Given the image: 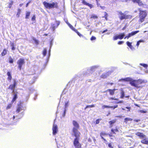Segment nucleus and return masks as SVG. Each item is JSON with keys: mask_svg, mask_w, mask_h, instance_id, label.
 <instances>
[{"mask_svg": "<svg viewBox=\"0 0 148 148\" xmlns=\"http://www.w3.org/2000/svg\"><path fill=\"white\" fill-rule=\"evenodd\" d=\"M7 53V51L5 49H4L2 53H1V55L2 56H5Z\"/></svg>", "mask_w": 148, "mask_h": 148, "instance_id": "21", "label": "nucleus"}, {"mask_svg": "<svg viewBox=\"0 0 148 148\" xmlns=\"http://www.w3.org/2000/svg\"><path fill=\"white\" fill-rule=\"evenodd\" d=\"M24 63V60L23 59L20 58L18 61L17 64L18 65V67L20 70L21 69L22 65Z\"/></svg>", "mask_w": 148, "mask_h": 148, "instance_id": "8", "label": "nucleus"}, {"mask_svg": "<svg viewBox=\"0 0 148 148\" xmlns=\"http://www.w3.org/2000/svg\"><path fill=\"white\" fill-rule=\"evenodd\" d=\"M121 80H123L124 81H128L130 82V84L137 88H138L141 87L139 85L143 84L147 82V81L142 79H139L137 80H134L132 79L131 78L127 77L125 78L124 79H122L119 80L120 81Z\"/></svg>", "mask_w": 148, "mask_h": 148, "instance_id": "1", "label": "nucleus"}, {"mask_svg": "<svg viewBox=\"0 0 148 148\" xmlns=\"http://www.w3.org/2000/svg\"><path fill=\"white\" fill-rule=\"evenodd\" d=\"M91 18H93L94 19L97 18H98V17L97 15H95L94 14H92L91 15Z\"/></svg>", "mask_w": 148, "mask_h": 148, "instance_id": "24", "label": "nucleus"}, {"mask_svg": "<svg viewBox=\"0 0 148 148\" xmlns=\"http://www.w3.org/2000/svg\"><path fill=\"white\" fill-rule=\"evenodd\" d=\"M17 84V82L16 80H14V83L13 85H11L8 88L11 89L13 90V92H14V88Z\"/></svg>", "mask_w": 148, "mask_h": 148, "instance_id": "11", "label": "nucleus"}, {"mask_svg": "<svg viewBox=\"0 0 148 148\" xmlns=\"http://www.w3.org/2000/svg\"><path fill=\"white\" fill-rule=\"evenodd\" d=\"M109 99H110L116 100H118V99H114V98H112V97L110 98H109Z\"/></svg>", "mask_w": 148, "mask_h": 148, "instance_id": "44", "label": "nucleus"}, {"mask_svg": "<svg viewBox=\"0 0 148 148\" xmlns=\"http://www.w3.org/2000/svg\"><path fill=\"white\" fill-rule=\"evenodd\" d=\"M99 119H98L96 120V124H98L99 123Z\"/></svg>", "mask_w": 148, "mask_h": 148, "instance_id": "45", "label": "nucleus"}, {"mask_svg": "<svg viewBox=\"0 0 148 148\" xmlns=\"http://www.w3.org/2000/svg\"><path fill=\"white\" fill-rule=\"evenodd\" d=\"M79 137H76L73 142V145L75 148H82L81 145L79 142Z\"/></svg>", "mask_w": 148, "mask_h": 148, "instance_id": "6", "label": "nucleus"}, {"mask_svg": "<svg viewBox=\"0 0 148 148\" xmlns=\"http://www.w3.org/2000/svg\"><path fill=\"white\" fill-rule=\"evenodd\" d=\"M123 101H120L119 102H116V103H123Z\"/></svg>", "mask_w": 148, "mask_h": 148, "instance_id": "53", "label": "nucleus"}, {"mask_svg": "<svg viewBox=\"0 0 148 148\" xmlns=\"http://www.w3.org/2000/svg\"><path fill=\"white\" fill-rule=\"evenodd\" d=\"M107 91H108L110 93V95H113L114 94V90H111L110 89H108Z\"/></svg>", "mask_w": 148, "mask_h": 148, "instance_id": "17", "label": "nucleus"}, {"mask_svg": "<svg viewBox=\"0 0 148 148\" xmlns=\"http://www.w3.org/2000/svg\"><path fill=\"white\" fill-rule=\"evenodd\" d=\"M140 64L141 65H142L143 67L145 68L147 67V65L146 64Z\"/></svg>", "mask_w": 148, "mask_h": 148, "instance_id": "40", "label": "nucleus"}, {"mask_svg": "<svg viewBox=\"0 0 148 148\" xmlns=\"http://www.w3.org/2000/svg\"><path fill=\"white\" fill-rule=\"evenodd\" d=\"M115 121L114 120H113L111 121H110L109 122V123L110 124H112L114 123L115 122Z\"/></svg>", "mask_w": 148, "mask_h": 148, "instance_id": "35", "label": "nucleus"}, {"mask_svg": "<svg viewBox=\"0 0 148 148\" xmlns=\"http://www.w3.org/2000/svg\"><path fill=\"white\" fill-rule=\"evenodd\" d=\"M82 3L86 5L89 6L90 8H91L93 7V6L92 4L87 3L84 0H82Z\"/></svg>", "mask_w": 148, "mask_h": 148, "instance_id": "14", "label": "nucleus"}, {"mask_svg": "<svg viewBox=\"0 0 148 148\" xmlns=\"http://www.w3.org/2000/svg\"><path fill=\"white\" fill-rule=\"evenodd\" d=\"M30 14V12H27L26 14V18H29V16Z\"/></svg>", "mask_w": 148, "mask_h": 148, "instance_id": "25", "label": "nucleus"}, {"mask_svg": "<svg viewBox=\"0 0 148 148\" xmlns=\"http://www.w3.org/2000/svg\"><path fill=\"white\" fill-rule=\"evenodd\" d=\"M105 134V133H101L100 134V136L101 137V138L103 139L104 140H105V139L103 138V136Z\"/></svg>", "mask_w": 148, "mask_h": 148, "instance_id": "30", "label": "nucleus"}, {"mask_svg": "<svg viewBox=\"0 0 148 148\" xmlns=\"http://www.w3.org/2000/svg\"><path fill=\"white\" fill-rule=\"evenodd\" d=\"M112 106V108H113V109H114L115 108H117V107H118V105H116L114 106Z\"/></svg>", "mask_w": 148, "mask_h": 148, "instance_id": "47", "label": "nucleus"}, {"mask_svg": "<svg viewBox=\"0 0 148 148\" xmlns=\"http://www.w3.org/2000/svg\"><path fill=\"white\" fill-rule=\"evenodd\" d=\"M13 4V2L12 1L9 4V5L8 7L10 8L11 7L12 5Z\"/></svg>", "mask_w": 148, "mask_h": 148, "instance_id": "32", "label": "nucleus"}, {"mask_svg": "<svg viewBox=\"0 0 148 148\" xmlns=\"http://www.w3.org/2000/svg\"><path fill=\"white\" fill-rule=\"evenodd\" d=\"M139 32V31H137L135 32H133L131 33H129L128 35H127L124 38V39H125L126 38H127V39H128L129 38H130V37L133 36L135 35Z\"/></svg>", "mask_w": 148, "mask_h": 148, "instance_id": "10", "label": "nucleus"}, {"mask_svg": "<svg viewBox=\"0 0 148 148\" xmlns=\"http://www.w3.org/2000/svg\"><path fill=\"white\" fill-rule=\"evenodd\" d=\"M22 110V108L21 106H18L16 112L17 113H18L20 112Z\"/></svg>", "mask_w": 148, "mask_h": 148, "instance_id": "19", "label": "nucleus"}, {"mask_svg": "<svg viewBox=\"0 0 148 148\" xmlns=\"http://www.w3.org/2000/svg\"><path fill=\"white\" fill-rule=\"evenodd\" d=\"M134 3H136L138 4L140 6H142L143 5L142 1L140 0H132Z\"/></svg>", "mask_w": 148, "mask_h": 148, "instance_id": "13", "label": "nucleus"}, {"mask_svg": "<svg viewBox=\"0 0 148 148\" xmlns=\"http://www.w3.org/2000/svg\"><path fill=\"white\" fill-rule=\"evenodd\" d=\"M139 14V21L141 23H142L144 21V19L147 16V13L145 11L140 10Z\"/></svg>", "mask_w": 148, "mask_h": 148, "instance_id": "5", "label": "nucleus"}, {"mask_svg": "<svg viewBox=\"0 0 148 148\" xmlns=\"http://www.w3.org/2000/svg\"><path fill=\"white\" fill-rule=\"evenodd\" d=\"M114 130L115 132H118V130L117 129H115V130Z\"/></svg>", "mask_w": 148, "mask_h": 148, "instance_id": "60", "label": "nucleus"}, {"mask_svg": "<svg viewBox=\"0 0 148 148\" xmlns=\"http://www.w3.org/2000/svg\"><path fill=\"white\" fill-rule=\"evenodd\" d=\"M35 42H36V43L37 44L38 43V41L36 40H35Z\"/></svg>", "mask_w": 148, "mask_h": 148, "instance_id": "61", "label": "nucleus"}, {"mask_svg": "<svg viewBox=\"0 0 148 148\" xmlns=\"http://www.w3.org/2000/svg\"><path fill=\"white\" fill-rule=\"evenodd\" d=\"M73 124L74 127L73 129V134L76 137H79L80 133L77 130V129L79 128V125L75 121H73Z\"/></svg>", "mask_w": 148, "mask_h": 148, "instance_id": "2", "label": "nucleus"}, {"mask_svg": "<svg viewBox=\"0 0 148 148\" xmlns=\"http://www.w3.org/2000/svg\"><path fill=\"white\" fill-rule=\"evenodd\" d=\"M12 79V76H8V79L10 80Z\"/></svg>", "mask_w": 148, "mask_h": 148, "instance_id": "50", "label": "nucleus"}, {"mask_svg": "<svg viewBox=\"0 0 148 148\" xmlns=\"http://www.w3.org/2000/svg\"><path fill=\"white\" fill-rule=\"evenodd\" d=\"M124 42L123 41H119V42L118 43V44H119V45H121Z\"/></svg>", "mask_w": 148, "mask_h": 148, "instance_id": "42", "label": "nucleus"}, {"mask_svg": "<svg viewBox=\"0 0 148 148\" xmlns=\"http://www.w3.org/2000/svg\"><path fill=\"white\" fill-rule=\"evenodd\" d=\"M129 47L132 50H133L134 49V48L132 45H130Z\"/></svg>", "mask_w": 148, "mask_h": 148, "instance_id": "39", "label": "nucleus"}, {"mask_svg": "<svg viewBox=\"0 0 148 148\" xmlns=\"http://www.w3.org/2000/svg\"><path fill=\"white\" fill-rule=\"evenodd\" d=\"M21 12V10L20 9H18V12L16 14V16H17L18 17H19V15L20 14Z\"/></svg>", "mask_w": 148, "mask_h": 148, "instance_id": "23", "label": "nucleus"}, {"mask_svg": "<svg viewBox=\"0 0 148 148\" xmlns=\"http://www.w3.org/2000/svg\"><path fill=\"white\" fill-rule=\"evenodd\" d=\"M104 13L105 14V17H106V16H108V14L106 12H105Z\"/></svg>", "mask_w": 148, "mask_h": 148, "instance_id": "59", "label": "nucleus"}, {"mask_svg": "<svg viewBox=\"0 0 148 148\" xmlns=\"http://www.w3.org/2000/svg\"><path fill=\"white\" fill-rule=\"evenodd\" d=\"M100 7L101 8V9H102L103 10L105 9V7L104 6H100Z\"/></svg>", "mask_w": 148, "mask_h": 148, "instance_id": "51", "label": "nucleus"}, {"mask_svg": "<svg viewBox=\"0 0 148 148\" xmlns=\"http://www.w3.org/2000/svg\"><path fill=\"white\" fill-rule=\"evenodd\" d=\"M126 108H127V109H128L129 110V111L130 109V107H126Z\"/></svg>", "mask_w": 148, "mask_h": 148, "instance_id": "55", "label": "nucleus"}, {"mask_svg": "<svg viewBox=\"0 0 148 148\" xmlns=\"http://www.w3.org/2000/svg\"><path fill=\"white\" fill-rule=\"evenodd\" d=\"M12 104H10L8 105V106L6 107V109L8 110L10 109L12 106Z\"/></svg>", "mask_w": 148, "mask_h": 148, "instance_id": "27", "label": "nucleus"}, {"mask_svg": "<svg viewBox=\"0 0 148 148\" xmlns=\"http://www.w3.org/2000/svg\"><path fill=\"white\" fill-rule=\"evenodd\" d=\"M126 44H127V46L128 47H129V46L130 45H131L132 44V43L128 41H127L126 42Z\"/></svg>", "mask_w": 148, "mask_h": 148, "instance_id": "37", "label": "nucleus"}, {"mask_svg": "<svg viewBox=\"0 0 148 148\" xmlns=\"http://www.w3.org/2000/svg\"><path fill=\"white\" fill-rule=\"evenodd\" d=\"M95 107V106L94 105H88L85 108V109H86V108H92L93 107Z\"/></svg>", "mask_w": 148, "mask_h": 148, "instance_id": "26", "label": "nucleus"}, {"mask_svg": "<svg viewBox=\"0 0 148 148\" xmlns=\"http://www.w3.org/2000/svg\"><path fill=\"white\" fill-rule=\"evenodd\" d=\"M132 119L130 118H126L124 119V122L127 123V122L128 121H132Z\"/></svg>", "mask_w": 148, "mask_h": 148, "instance_id": "16", "label": "nucleus"}, {"mask_svg": "<svg viewBox=\"0 0 148 148\" xmlns=\"http://www.w3.org/2000/svg\"><path fill=\"white\" fill-rule=\"evenodd\" d=\"M111 131H112V132L114 133H115V132H114V130L113 129H112L111 130Z\"/></svg>", "mask_w": 148, "mask_h": 148, "instance_id": "57", "label": "nucleus"}, {"mask_svg": "<svg viewBox=\"0 0 148 148\" xmlns=\"http://www.w3.org/2000/svg\"><path fill=\"white\" fill-rule=\"evenodd\" d=\"M96 67V66H93V67H92L91 68V69L92 70V69H94V68H95Z\"/></svg>", "mask_w": 148, "mask_h": 148, "instance_id": "58", "label": "nucleus"}, {"mask_svg": "<svg viewBox=\"0 0 148 148\" xmlns=\"http://www.w3.org/2000/svg\"><path fill=\"white\" fill-rule=\"evenodd\" d=\"M125 36V34L124 33H121L119 35H116L113 37V40H117L119 39H122Z\"/></svg>", "mask_w": 148, "mask_h": 148, "instance_id": "7", "label": "nucleus"}, {"mask_svg": "<svg viewBox=\"0 0 148 148\" xmlns=\"http://www.w3.org/2000/svg\"><path fill=\"white\" fill-rule=\"evenodd\" d=\"M32 21H35V15H34L33 16L32 18Z\"/></svg>", "mask_w": 148, "mask_h": 148, "instance_id": "41", "label": "nucleus"}, {"mask_svg": "<svg viewBox=\"0 0 148 148\" xmlns=\"http://www.w3.org/2000/svg\"><path fill=\"white\" fill-rule=\"evenodd\" d=\"M144 42V41L143 40H139L137 42V44H136V45L138 47V46H139V45L140 44V42Z\"/></svg>", "mask_w": 148, "mask_h": 148, "instance_id": "22", "label": "nucleus"}, {"mask_svg": "<svg viewBox=\"0 0 148 148\" xmlns=\"http://www.w3.org/2000/svg\"><path fill=\"white\" fill-rule=\"evenodd\" d=\"M112 107V106H108L106 105V108H111Z\"/></svg>", "mask_w": 148, "mask_h": 148, "instance_id": "48", "label": "nucleus"}, {"mask_svg": "<svg viewBox=\"0 0 148 148\" xmlns=\"http://www.w3.org/2000/svg\"><path fill=\"white\" fill-rule=\"evenodd\" d=\"M108 146L110 148H113V147L112 146V144L111 143H109L108 145Z\"/></svg>", "mask_w": 148, "mask_h": 148, "instance_id": "43", "label": "nucleus"}, {"mask_svg": "<svg viewBox=\"0 0 148 148\" xmlns=\"http://www.w3.org/2000/svg\"><path fill=\"white\" fill-rule=\"evenodd\" d=\"M43 4L45 7L47 8H57L58 5L57 3H49L45 1L43 2Z\"/></svg>", "mask_w": 148, "mask_h": 148, "instance_id": "3", "label": "nucleus"}, {"mask_svg": "<svg viewBox=\"0 0 148 148\" xmlns=\"http://www.w3.org/2000/svg\"><path fill=\"white\" fill-rule=\"evenodd\" d=\"M129 47L132 50H133L134 49V48L132 45H130Z\"/></svg>", "mask_w": 148, "mask_h": 148, "instance_id": "38", "label": "nucleus"}, {"mask_svg": "<svg viewBox=\"0 0 148 148\" xmlns=\"http://www.w3.org/2000/svg\"><path fill=\"white\" fill-rule=\"evenodd\" d=\"M108 31L107 29H106L105 30H104L103 32H102V33H104L105 32H106L107 31Z\"/></svg>", "mask_w": 148, "mask_h": 148, "instance_id": "56", "label": "nucleus"}, {"mask_svg": "<svg viewBox=\"0 0 148 148\" xmlns=\"http://www.w3.org/2000/svg\"><path fill=\"white\" fill-rule=\"evenodd\" d=\"M7 74L8 76H11L10 73L9 72H8Z\"/></svg>", "mask_w": 148, "mask_h": 148, "instance_id": "49", "label": "nucleus"}, {"mask_svg": "<svg viewBox=\"0 0 148 148\" xmlns=\"http://www.w3.org/2000/svg\"><path fill=\"white\" fill-rule=\"evenodd\" d=\"M69 102L67 101V102L65 103V108H67L69 105H68Z\"/></svg>", "mask_w": 148, "mask_h": 148, "instance_id": "34", "label": "nucleus"}, {"mask_svg": "<svg viewBox=\"0 0 148 148\" xmlns=\"http://www.w3.org/2000/svg\"><path fill=\"white\" fill-rule=\"evenodd\" d=\"M66 22L71 28L72 29L74 30L75 29L73 28V27L71 25L70 23H69L67 21H66Z\"/></svg>", "mask_w": 148, "mask_h": 148, "instance_id": "18", "label": "nucleus"}, {"mask_svg": "<svg viewBox=\"0 0 148 148\" xmlns=\"http://www.w3.org/2000/svg\"><path fill=\"white\" fill-rule=\"evenodd\" d=\"M9 62L10 63H12L13 62V60L11 57L9 58Z\"/></svg>", "mask_w": 148, "mask_h": 148, "instance_id": "28", "label": "nucleus"}, {"mask_svg": "<svg viewBox=\"0 0 148 148\" xmlns=\"http://www.w3.org/2000/svg\"><path fill=\"white\" fill-rule=\"evenodd\" d=\"M17 98V95L16 94H15L14 95V97H13L12 100V103Z\"/></svg>", "mask_w": 148, "mask_h": 148, "instance_id": "20", "label": "nucleus"}, {"mask_svg": "<svg viewBox=\"0 0 148 148\" xmlns=\"http://www.w3.org/2000/svg\"><path fill=\"white\" fill-rule=\"evenodd\" d=\"M107 16H106V17H105V18L106 19V20H107Z\"/></svg>", "mask_w": 148, "mask_h": 148, "instance_id": "62", "label": "nucleus"}, {"mask_svg": "<svg viewBox=\"0 0 148 148\" xmlns=\"http://www.w3.org/2000/svg\"><path fill=\"white\" fill-rule=\"evenodd\" d=\"M102 108L103 109H104L106 108V105H103L102 106Z\"/></svg>", "mask_w": 148, "mask_h": 148, "instance_id": "54", "label": "nucleus"}, {"mask_svg": "<svg viewBox=\"0 0 148 148\" xmlns=\"http://www.w3.org/2000/svg\"><path fill=\"white\" fill-rule=\"evenodd\" d=\"M11 46L12 47V50H14L15 49V48L14 46V44L13 43H12L11 44Z\"/></svg>", "mask_w": 148, "mask_h": 148, "instance_id": "36", "label": "nucleus"}, {"mask_svg": "<svg viewBox=\"0 0 148 148\" xmlns=\"http://www.w3.org/2000/svg\"><path fill=\"white\" fill-rule=\"evenodd\" d=\"M29 3H27L26 5V7H27Z\"/></svg>", "mask_w": 148, "mask_h": 148, "instance_id": "63", "label": "nucleus"}, {"mask_svg": "<svg viewBox=\"0 0 148 148\" xmlns=\"http://www.w3.org/2000/svg\"><path fill=\"white\" fill-rule=\"evenodd\" d=\"M118 12L119 13V18L121 20L131 18L132 17L131 16L125 14L121 11H119Z\"/></svg>", "mask_w": 148, "mask_h": 148, "instance_id": "4", "label": "nucleus"}, {"mask_svg": "<svg viewBox=\"0 0 148 148\" xmlns=\"http://www.w3.org/2000/svg\"><path fill=\"white\" fill-rule=\"evenodd\" d=\"M75 32L77 33L78 35H79L80 36H82V35L81 34H80L77 31V30H76Z\"/></svg>", "mask_w": 148, "mask_h": 148, "instance_id": "46", "label": "nucleus"}, {"mask_svg": "<svg viewBox=\"0 0 148 148\" xmlns=\"http://www.w3.org/2000/svg\"><path fill=\"white\" fill-rule=\"evenodd\" d=\"M141 140V142L143 144H147L148 143V138H147L145 137V138H144Z\"/></svg>", "mask_w": 148, "mask_h": 148, "instance_id": "15", "label": "nucleus"}, {"mask_svg": "<svg viewBox=\"0 0 148 148\" xmlns=\"http://www.w3.org/2000/svg\"><path fill=\"white\" fill-rule=\"evenodd\" d=\"M52 130L53 134L54 135H56L58 131L57 126L54 123L53 125Z\"/></svg>", "mask_w": 148, "mask_h": 148, "instance_id": "9", "label": "nucleus"}, {"mask_svg": "<svg viewBox=\"0 0 148 148\" xmlns=\"http://www.w3.org/2000/svg\"><path fill=\"white\" fill-rule=\"evenodd\" d=\"M121 98H123L124 96V92L123 91H122L121 92Z\"/></svg>", "mask_w": 148, "mask_h": 148, "instance_id": "29", "label": "nucleus"}, {"mask_svg": "<svg viewBox=\"0 0 148 148\" xmlns=\"http://www.w3.org/2000/svg\"><path fill=\"white\" fill-rule=\"evenodd\" d=\"M134 121L136 122H139L140 121V120H139V119L134 120Z\"/></svg>", "mask_w": 148, "mask_h": 148, "instance_id": "52", "label": "nucleus"}, {"mask_svg": "<svg viewBox=\"0 0 148 148\" xmlns=\"http://www.w3.org/2000/svg\"><path fill=\"white\" fill-rule=\"evenodd\" d=\"M23 5V4H20L19 6H21Z\"/></svg>", "mask_w": 148, "mask_h": 148, "instance_id": "64", "label": "nucleus"}, {"mask_svg": "<svg viewBox=\"0 0 148 148\" xmlns=\"http://www.w3.org/2000/svg\"><path fill=\"white\" fill-rule=\"evenodd\" d=\"M96 39V38L95 37L92 36L90 38V40H95Z\"/></svg>", "mask_w": 148, "mask_h": 148, "instance_id": "33", "label": "nucleus"}, {"mask_svg": "<svg viewBox=\"0 0 148 148\" xmlns=\"http://www.w3.org/2000/svg\"><path fill=\"white\" fill-rule=\"evenodd\" d=\"M135 134L139 137L141 139H143L145 137V135L142 133L137 132L135 133Z\"/></svg>", "mask_w": 148, "mask_h": 148, "instance_id": "12", "label": "nucleus"}, {"mask_svg": "<svg viewBox=\"0 0 148 148\" xmlns=\"http://www.w3.org/2000/svg\"><path fill=\"white\" fill-rule=\"evenodd\" d=\"M46 52H47L46 50L45 49H44V50H43V54L44 56H45V55L46 54Z\"/></svg>", "mask_w": 148, "mask_h": 148, "instance_id": "31", "label": "nucleus"}]
</instances>
